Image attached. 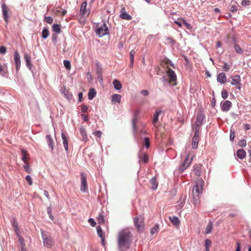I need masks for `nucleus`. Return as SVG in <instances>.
<instances>
[{
  "label": "nucleus",
  "instance_id": "1",
  "mask_svg": "<svg viewBox=\"0 0 251 251\" xmlns=\"http://www.w3.org/2000/svg\"><path fill=\"white\" fill-rule=\"evenodd\" d=\"M132 237L131 233L127 230L120 231L118 236L119 248L122 251L128 249L132 241Z\"/></svg>",
  "mask_w": 251,
  "mask_h": 251
},
{
  "label": "nucleus",
  "instance_id": "2",
  "mask_svg": "<svg viewBox=\"0 0 251 251\" xmlns=\"http://www.w3.org/2000/svg\"><path fill=\"white\" fill-rule=\"evenodd\" d=\"M204 181L201 178H198L196 181V184L193 187L192 194L194 199V204L196 205L200 202L199 195L202 193Z\"/></svg>",
  "mask_w": 251,
  "mask_h": 251
},
{
  "label": "nucleus",
  "instance_id": "3",
  "mask_svg": "<svg viewBox=\"0 0 251 251\" xmlns=\"http://www.w3.org/2000/svg\"><path fill=\"white\" fill-rule=\"evenodd\" d=\"M193 155H191V153H189L187 157L185 158L184 162L181 164L179 167V172H183L186 169H187L190 164L191 163L193 159Z\"/></svg>",
  "mask_w": 251,
  "mask_h": 251
},
{
  "label": "nucleus",
  "instance_id": "4",
  "mask_svg": "<svg viewBox=\"0 0 251 251\" xmlns=\"http://www.w3.org/2000/svg\"><path fill=\"white\" fill-rule=\"evenodd\" d=\"M167 75L169 78V83L173 86L176 84V75L174 71L167 67Z\"/></svg>",
  "mask_w": 251,
  "mask_h": 251
},
{
  "label": "nucleus",
  "instance_id": "5",
  "mask_svg": "<svg viewBox=\"0 0 251 251\" xmlns=\"http://www.w3.org/2000/svg\"><path fill=\"white\" fill-rule=\"evenodd\" d=\"M1 9L2 17L7 25L9 22V18L11 13L10 10L5 3L1 4Z\"/></svg>",
  "mask_w": 251,
  "mask_h": 251
},
{
  "label": "nucleus",
  "instance_id": "6",
  "mask_svg": "<svg viewBox=\"0 0 251 251\" xmlns=\"http://www.w3.org/2000/svg\"><path fill=\"white\" fill-rule=\"evenodd\" d=\"M134 225L139 231H143L144 229V220L143 217L139 216L134 220Z\"/></svg>",
  "mask_w": 251,
  "mask_h": 251
},
{
  "label": "nucleus",
  "instance_id": "7",
  "mask_svg": "<svg viewBox=\"0 0 251 251\" xmlns=\"http://www.w3.org/2000/svg\"><path fill=\"white\" fill-rule=\"evenodd\" d=\"M96 33L100 37H101L109 33L108 28L105 23H103L100 27H98L96 30Z\"/></svg>",
  "mask_w": 251,
  "mask_h": 251
},
{
  "label": "nucleus",
  "instance_id": "8",
  "mask_svg": "<svg viewBox=\"0 0 251 251\" xmlns=\"http://www.w3.org/2000/svg\"><path fill=\"white\" fill-rule=\"evenodd\" d=\"M42 236L43 240L44 246L47 248H50L54 244V241L52 238L50 236H48L44 232L42 231Z\"/></svg>",
  "mask_w": 251,
  "mask_h": 251
},
{
  "label": "nucleus",
  "instance_id": "9",
  "mask_svg": "<svg viewBox=\"0 0 251 251\" xmlns=\"http://www.w3.org/2000/svg\"><path fill=\"white\" fill-rule=\"evenodd\" d=\"M81 186L80 190L82 192H86L88 190V187L86 180V176L83 173H81Z\"/></svg>",
  "mask_w": 251,
  "mask_h": 251
},
{
  "label": "nucleus",
  "instance_id": "10",
  "mask_svg": "<svg viewBox=\"0 0 251 251\" xmlns=\"http://www.w3.org/2000/svg\"><path fill=\"white\" fill-rule=\"evenodd\" d=\"M232 81L231 84L232 85H236V88L240 90L241 87V77L239 75H236L233 76H231Z\"/></svg>",
  "mask_w": 251,
  "mask_h": 251
},
{
  "label": "nucleus",
  "instance_id": "11",
  "mask_svg": "<svg viewBox=\"0 0 251 251\" xmlns=\"http://www.w3.org/2000/svg\"><path fill=\"white\" fill-rule=\"evenodd\" d=\"M86 7L87 2H83L80 7L79 14L83 17H88L90 14V11L86 9Z\"/></svg>",
  "mask_w": 251,
  "mask_h": 251
},
{
  "label": "nucleus",
  "instance_id": "12",
  "mask_svg": "<svg viewBox=\"0 0 251 251\" xmlns=\"http://www.w3.org/2000/svg\"><path fill=\"white\" fill-rule=\"evenodd\" d=\"M14 59L16 67V70L18 71L19 70L21 67V60L20 54L17 51H15L14 52Z\"/></svg>",
  "mask_w": 251,
  "mask_h": 251
},
{
  "label": "nucleus",
  "instance_id": "13",
  "mask_svg": "<svg viewBox=\"0 0 251 251\" xmlns=\"http://www.w3.org/2000/svg\"><path fill=\"white\" fill-rule=\"evenodd\" d=\"M231 102L229 100H226L222 103V110L223 111H228L231 107Z\"/></svg>",
  "mask_w": 251,
  "mask_h": 251
},
{
  "label": "nucleus",
  "instance_id": "14",
  "mask_svg": "<svg viewBox=\"0 0 251 251\" xmlns=\"http://www.w3.org/2000/svg\"><path fill=\"white\" fill-rule=\"evenodd\" d=\"M217 80L220 83H225L226 81V77L224 73H221L218 74Z\"/></svg>",
  "mask_w": 251,
  "mask_h": 251
},
{
  "label": "nucleus",
  "instance_id": "15",
  "mask_svg": "<svg viewBox=\"0 0 251 251\" xmlns=\"http://www.w3.org/2000/svg\"><path fill=\"white\" fill-rule=\"evenodd\" d=\"M121 100V96L119 94H114L111 97V102L113 104L120 103Z\"/></svg>",
  "mask_w": 251,
  "mask_h": 251
},
{
  "label": "nucleus",
  "instance_id": "16",
  "mask_svg": "<svg viewBox=\"0 0 251 251\" xmlns=\"http://www.w3.org/2000/svg\"><path fill=\"white\" fill-rule=\"evenodd\" d=\"M25 62L26 65L29 69H31V56L27 53H25L24 57Z\"/></svg>",
  "mask_w": 251,
  "mask_h": 251
},
{
  "label": "nucleus",
  "instance_id": "17",
  "mask_svg": "<svg viewBox=\"0 0 251 251\" xmlns=\"http://www.w3.org/2000/svg\"><path fill=\"white\" fill-rule=\"evenodd\" d=\"M201 164H196L194 166V171L198 176H200L201 175Z\"/></svg>",
  "mask_w": 251,
  "mask_h": 251
},
{
  "label": "nucleus",
  "instance_id": "18",
  "mask_svg": "<svg viewBox=\"0 0 251 251\" xmlns=\"http://www.w3.org/2000/svg\"><path fill=\"white\" fill-rule=\"evenodd\" d=\"M204 120V115L201 113L198 115L197 117L196 121L195 123V125H197L198 126H201Z\"/></svg>",
  "mask_w": 251,
  "mask_h": 251
},
{
  "label": "nucleus",
  "instance_id": "19",
  "mask_svg": "<svg viewBox=\"0 0 251 251\" xmlns=\"http://www.w3.org/2000/svg\"><path fill=\"white\" fill-rule=\"evenodd\" d=\"M139 157L140 158V162L146 163L149 161L148 156L146 153L142 152L140 153L139 155Z\"/></svg>",
  "mask_w": 251,
  "mask_h": 251
},
{
  "label": "nucleus",
  "instance_id": "20",
  "mask_svg": "<svg viewBox=\"0 0 251 251\" xmlns=\"http://www.w3.org/2000/svg\"><path fill=\"white\" fill-rule=\"evenodd\" d=\"M161 113V111H157L153 115V119L152 121V124L155 127H157V122L158 120V117Z\"/></svg>",
  "mask_w": 251,
  "mask_h": 251
},
{
  "label": "nucleus",
  "instance_id": "21",
  "mask_svg": "<svg viewBox=\"0 0 251 251\" xmlns=\"http://www.w3.org/2000/svg\"><path fill=\"white\" fill-rule=\"evenodd\" d=\"M62 138L63 140V144L64 147L66 151L68 150V139L66 135L64 133H62L61 135Z\"/></svg>",
  "mask_w": 251,
  "mask_h": 251
},
{
  "label": "nucleus",
  "instance_id": "22",
  "mask_svg": "<svg viewBox=\"0 0 251 251\" xmlns=\"http://www.w3.org/2000/svg\"><path fill=\"white\" fill-rule=\"evenodd\" d=\"M79 132L82 137V139L84 141H87V135L85 131V129L83 127H80L79 129Z\"/></svg>",
  "mask_w": 251,
  "mask_h": 251
},
{
  "label": "nucleus",
  "instance_id": "23",
  "mask_svg": "<svg viewBox=\"0 0 251 251\" xmlns=\"http://www.w3.org/2000/svg\"><path fill=\"white\" fill-rule=\"evenodd\" d=\"M21 152L22 154V159L24 163H27L28 161V154L26 151L24 149H21Z\"/></svg>",
  "mask_w": 251,
  "mask_h": 251
},
{
  "label": "nucleus",
  "instance_id": "24",
  "mask_svg": "<svg viewBox=\"0 0 251 251\" xmlns=\"http://www.w3.org/2000/svg\"><path fill=\"white\" fill-rule=\"evenodd\" d=\"M246 152L243 149H239L237 151V156L240 159H243L246 156Z\"/></svg>",
  "mask_w": 251,
  "mask_h": 251
},
{
  "label": "nucleus",
  "instance_id": "25",
  "mask_svg": "<svg viewBox=\"0 0 251 251\" xmlns=\"http://www.w3.org/2000/svg\"><path fill=\"white\" fill-rule=\"evenodd\" d=\"M120 17L121 19L126 20H130L132 19L131 16L124 11L121 13Z\"/></svg>",
  "mask_w": 251,
  "mask_h": 251
},
{
  "label": "nucleus",
  "instance_id": "26",
  "mask_svg": "<svg viewBox=\"0 0 251 251\" xmlns=\"http://www.w3.org/2000/svg\"><path fill=\"white\" fill-rule=\"evenodd\" d=\"M150 183L151 184V188L153 190H155L157 188L158 183L156 181V177L154 176L150 180Z\"/></svg>",
  "mask_w": 251,
  "mask_h": 251
},
{
  "label": "nucleus",
  "instance_id": "27",
  "mask_svg": "<svg viewBox=\"0 0 251 251\" xmlns=\"http://www.w3.org/2000/svg\"><path fill=\"white\" fill-rule=\"evenodd\" d=\"M169 220L175 226L178 225L180 222L178 218L176 216L170 217Z\"/></svg>",
  "mask_w": 251,
  "mask_h": 251
},
{
  "label": "nucleus",
  "instance_id": "28",
  "mask_svg": "<svg viewBox=\"0 0 251 251\" xmlns=\"http://www.w3.org/2000/svg\"><path fill=\"white\" fill-rule=\"evenodd\" d=\"M113 84L115 89L117 90H120L122 86L121 83L117 79L113 80Z\"/></svg>",
  "mask_w": 251,
  "mask_h": 251
},
{
  "label": "nucleus",
  "instance_id": "29",
  "mask_svg": "<svg viewBox=\"0 0 251 251\" xmlns=\"http://www.w3.org/2000/svg\"><path fill=\"white\" fill-rule=\"evenodd\" d=\"M199 138L193 137L192 140V146L193 149H196L198 145Z\"/></svg>",
  "mask_w": 251,
  "mask_h": 251
},
{
  "label": "nucleus",
  "instance_id": "30",
  "mask_svg": "<svg viewBox=\"0 0 251 251\" xmlns=\"http://www.w3.org/2000/svg\"><path fill=\"white\" fill-rule=\"evenodd\" d=\"M230 11L232 12H235L237 11V2L235 1H231L230 2Z\"/></svg>",
  "mask_w": 251,
  "mask_h": 251
},
{
  "label": "nucleus",
  "instance_id": "31",
  "mask_svg": "<svg viewBox=\"0 0 251 251\" xmlns=\"http://www.w3.org/2000/svg\"><path fill=\"white\" fill-rule=\"evenodd\" d=\"M135 54V51L134 50H132L130 51L129 55H130V64L129 67H132L133 62H134V56Z\"/></svg>",
  "mask_w": 251,
  "mask_h": 251
},
{
  "label": "nucleus",
  "instance_id": "32",
  "mask_svg": "<svg viewBox=\"0 0 251 251\" xmlns=\"http://www.w3.org/2000/svg\"><path fill=\"white\" fill-rule=\"evenodd\" d=\"M96 95V92L94 89H90L88 92V99L92 100L95 97Z\"/></svg>",
  "mask_w": 251,
  "mask_h": 251
},
{
  "label": "nucleus",
  "instance_id": "33",
  "mask_svg": "<svg viewBox=\"0 0 251 251\" xmlns=\"http://www.w3.org/2000/svg\"><path fill=\"white\" fill-rule=\"evenodd\" d=\"M52 30L56 33H59L61 31V26L58 24H54L52 26Z\"/></svg>",
  "mask_w": 251,
  "mask_h": 251
},
{
  "label": "nucleus",
  "instance_id": "34",
  "mask_svg": "<svg viewBox=\"0 0 251 251\" xmlns=\"http://www.w3.org/2000/svg\"><path fill=\"white\" fill-rule=\"evenodd\" d=\"M213 228V223L211 222H209L205 229V232L206 234L210 233Z\"/></svg>",
  "mask_w": 251,
  "mask_h": 251
},
{
  "label": "nucleus",
  "instance_id": "35",
  "mask_svg": "<svg viewBox=\"0 0 251 251\" xmlns=\"http://www.w3.org/2000/svg\"><path fill=\"white\" fill-rule=\"evenodd\" d=\"M49 31L47 28L45 27L42 32V37L43 39H46L49 36Z\"/></svg>",
  "mask_w": 251,
  "mask_h": 251
},
{
  "label": "nucleus",
  "instance_id": "36",
  "mask_svg": "<svg viewBox=\"0 0 251 251\" xmlns=\"http://www.w3.org/2000/svg\"><path fill=\"white\" fill-rule=\"evenodd\" d=\"M46 139L48 142V144L49 147L50 148L51 150H53V147L52 145V140L51 139V136L50 135H48L46 136Z\"/></svg>",
  "mask_w": 251,
  "mask_h": 251
},
{
  "label": "nucleus",
  "instance_id": "37",
  "mask_svg": "<svg viewBox=\"0 0 251 251\" xmlns=\"http://www.w3.org/2000/svg\"><path fill=\"white\" fill-rule=\"evenodd\" d=\"M98 223L99 224H103L105 222L103 215L101 213H100L97 218Z\"/></svg>",
  "mask_w": 251,
  "mask_h": 251
},
{
  "label": "nucleus",
  "instance_id": "38",
  "mask_svg": "<svg viewBox=\"0 0 251 251\" xmlns=\"http://www.w3.org/2000/svg\"><path fill=\"white\" fill-rule=\"evenodd\" d=\"M97 230L98 234L101 238V239L102 240V242H103L104 237L103 236L102 230L101 229V227L100 226H98L97 227Z\"/></svg>",
  "mask_w": 251,
  "mask_h": 251
},
{
  "label": "nucleus",
  "instance_id": "39",
  "mask_svg": "<svg viewBox=\"0 0 251 251\" xmlns=\"http://www.w3.org/2000/svg\"><path fill=\"white\" fill-rule=\"evenodd\" d=\"M211 241L208 239L205 240V251H209V248L211 245Z\"/></svg>",
  "mask_w": 251,
  "mask_h": 251
},
{
  "label": "nucleus",
  "instance_id": "40",
  "mask_svg": "<svg viewBox=\"0 0 251 251\" xmlns=\"http://www.w3.org/2000/svg\"><path fill=\"white\" fill-rule=\"evenodd\" d=\"M25 164L24 165L23 167L24 168L25 171L27 173H31V169L29 165V164L27 163H25Z\"/></svg>",
  "mask_w": 251,
  "mask_h": 251
},
{
  "label": "nucleus",
  "instance_id": "41",
  "mask_svg": "<svg viewBox=\"0 0 251 251\" xmlns=\"http://www.w3.org/2000/svg\"><path fill=\"white\" fill-rule=\"evenodd\" d=\"M143 143L147 148H149L150 146V142L149 138L145 137L144 139Z\"/></svg>",
  "mask_w": 251,
  "mask_h": 251
},
{
  "label": "nucleus",
  "instance_id": "42",
  "mask_svg": "<svg viewBox=\"0 0 251 251\" xmlns=\"http://www.w3.org/2000/svg\"><path fill=\"white\" fill-rule=\"evenodd\" d=\"M136 121L137 118L135 116L132 120V128L134 132H135L137 130Z\"/></svg>",
  "mask_w": 251,
  "mask_h": 251
},
{
  "label": "nucleus",
  "instance_id": "43",
  "mask_svg": "<svg viewBox=\"0 0 251 251\" xmlns=\"http://www.w3.org/2000/svg\"><path fill=\"white\" fill-rule=\"evenodd\" d=\"M159 229V226L157 225H156L154 226L151 228V233L153 235L157 232Z\"/></svg>",
  "mask_w": 251,
  "mask_h": 251
},
{
  "label": "nucleus",
  "instance_id": "44",
  "mask_svg": "<svg viewBox=\"0 0 251 251\" xmlns=\"http://www.w3.org/2000/svg\"><path fill=\"white\" fill-rule=\"evenodd\" d=\"M234 49L237 53H242L243 52V50L237 44H234Z\"/></svg>",
  "mask_w": 251,
  "mask_h": 251
},
{
  "label": "nucleus",
  "instance_id": "45",
  "mask_svg": "<svg viewBox=\"0 0 251 251\" xmlns=\"http://www.w3.org/2000/svg\"><path fill=\"white\" fill-rule=\"evenodd\" d=\"M44 21L45 22H46L49 24H51L53 22V18L51 17H45Z\"/></svg>",
  "mask_w": 251,
  "mask_h": 251
},
{
  "label": "nucleus",
  "instance_id": "46",
  "mask_svg": "<svg viewBox=\"0 0 251 251\" xmlns=\"http://www.w3.org/2000/svg\"><path fill=\"white\" fill-rule=\"evenodd\" d=\"M63 64L65 68L68 70H70L71 68L70 62L68 60H64Z\"/></svg>",
  "mask_w": 251,
  "mask_h": 251
},
{
  "label": "nucleus",
  "instance_id": "47",
  "mask_svg": "<svg viewBox=\"0 0 251 251\" xmlns=\"http://www.w3.org/2000/svg\"><path fill=\"white\" fill-rule=\"evenodd\" d=\"M180 20L182 22V23L184 24V25H185L187 29H191L192 28L191 25L190 24H188V23H187L185 20H184L183 19H181Z\"/></svg>",
  "mask_w": 251,
  "mask_h": 251
},
{
  "label": "nucleus",
  "instance_id": "48",
  "mask_svg": "<svg viewBox=\"0 0 251 251\" xmlns=\"http://www.w3.org/2000/svg\"><path fill=\"white\" fill-rule=\"evenodd\" d=\"M246 144L247 142L246 140L245 139L241 140L239 142V145L241 147H245L246 146Z\"/></svg>",
  "mask_w": 251,
  "mask_h": 251
},
{
  "label": "nucleus",
  "instance_id": "49",
  "mask_svg": "<svg viewBox=\"0 0 251 251\" xmlns=\"http://www.w3.org/2000/svg\"><path fill=\"white\" fill-rule=\"evenodd\" d=\"M222 96L224 99L227 98L228 93L226 90H223L222 91Z\"/></svg>",
  "mask_w": 251,
  "mask_h": 251
},
{
  "label": "nucleus",
  "instance_id": "50",
  "mask_svg": "<svg viewBox=\"0 0 251 251\" xmlns=\"http://www.w3.org/2000/svg\"><path fill=\"white\" fill-rule=\"evenodd\" d=\"M25 180L28 182V184L29 185H32V179H31L30 176H26Z\"/></svg>",
  "mask_w": 251,
  "mask_h": 251
},
{
  "label": "nucleus",
  "instance_id": "51",
  "mask_svg": "<svg viewBox=\"0 0 251 251\" xmlns=\"http://www.w3.org/2000/svg\"><path fill=\"white\" fill-rule=\"evenodd\" d=\"M88 222L89 223V224H90V225L93 226V227H94L96 226V223L94 221V220L92 219V218H90L89 220H88Z\"/></svg>",
  "mask_w": 251,
  "mask_h": 251
},
{
  "label": "nucleus",
  "instance_id": "52",
  "mask_svg": "<svg viewBox=\"0 0 251 251\" xmlns=\"http://www.w3.org/2000/svg\"><path fill=\"white\" fill-rule=\"evenodd\" d=\"M7 49L4 46L0 47V53L4 54L6 53Z\"/></svg>",
  "mask_w": 251,
  "mask_h": 251
},
{
  "label": "nucleus",
  "instance_id": "53",
  "mask_svg": "<svg viewBox=\"0 0 251 251\" xmlns=\"http://www.w3.org/2000/svg\"><path fill=\"white\" fill-rule=\"evenodd\" d=\"M93 134L94 135H95V136H97L98 137L100 138V137H101V136L102 135V132L98 130V131L94 132Z\"/></svg>",
  "mask_w": 251,
  "mask_h": 251
},
{
  "label": "nucleus",
  "instance_id": "54",
  "mask_svg": "<svg viewBox=\"0 0 251 251\" xmlns=\"http://www.w3.org/2000/svg\"><path fill=\"white\" fill-rule=\"evenodd\" d=\"M235 138V132L234 131L230 130V140L231 141L234 140Z\"/></svg>",
  "mask_w": 251,
  "mask_h": 251
},
{
  "label": "nucleus",
  "instance_id": "55",
  "mask_svg": "<svg viewBox=\"0 0 251 251\" xmlns=\"http://www.w3.org/2000/svg\"><path fill=\"white\" fill-rule=\"evenodd\" d=\"M243 6H246L250 4V1L248 0H243L242 2Z\"/></svg>",
  "mask_w": 251,
  "mask_h": 251
},
{
  "label": "nucleus",
  "instance_id": "56",
  "mask_svg": "<svg viewBox=\"0 0 251 251\" xmlns=\"http://www.w3.org/2000/svg\"><path fill=\"white\" fill-rule=\"evenodd\" d=\"M229 68H230L229 66L226 63H225L224 64V66L223 67V69L225 71H228L229 70Z\"/></svg>",
  "mask_w": 251,
  "mask_h": 251
},
{
  "label": "nucleus",
  "instance_id": "57",
  "mask_svg": "<svg viewBox=\"0 0 251 251\" xmlns=\"http://www.w3.org/2000/svg\"><path fill=\"white\" fill-rule=\"evenodd\" d=\"M81 111L83 112H86L87 110H88V107L85 105H83L82 106H81Z\"/></svg>",
  "mask_w": 251,
  "mask_h": 251
},
{
  "label": "nucleus",
  "instance_id": "58",
  "mask_svg": "<svg viewBox=\"0 0 251 251\" xmlns=\"http://www.w3.org/2000/svg\"><path fill=\"white\" fill-rule=\"evenodd\" d=\"M166 64L170 65L171 66L173 67V68H175L174 63H173L169 59H167L166 60Z\"/></svg>",
  "mask_w": 251,
  "mask_h": 251
},
{
  "label": "nucleus",
  "instance_id": "59",
  "mask_svg": "<svg viewBox=\"0 0 251 251\" xmlns=\"http://www.w3.org/2000/svg\"><path fill=\"white\" fill-rule=\"evenodd\" d=\"M141 94L145 96H147L149 95V92L146 90H143L141 91Z\"/></svg>",
  "mask_w": 251,
  "mask_h": 251
},
{
  "label": "nucleus",
  "instance_id": "60",
  "mask_svg": "<svg viewBox=\"0 0 251 251\" xmlns=\"http://www.w3.org/2000/svg\"><path fill=\"white\" fill-rule=\"evenodd\" d=\"M47 210H48V212L49 214L50 215V218L51 219H53V216H52V215L51 214V208L50 207H48Z\"/></svg>",
  "mask_w": 251,
  "mask_h": 251
},
{
  "label": "nucleus",
  "instance_id": "61",
  "mask_svg": "<svg viewBox=\"0 0 251 251\" xmlns=\"http://www.w3.org/2000/svg\"><path fill=\"white\" fill-rule=\"evenodd\" d=\"M83 94L81 92H79L78 95L79 101H81L82 99Z\"/></svg>",
  "mask_w": 251,
  "mask_h": 251
},
{
  "label": "nucleus",
  "instance_id": "62",
  "mask_svg": "<svg viewBox=\"0 0 251 251\" xmlns=\"http://www.w3.org/2000/svg\"><path fill=\"white\" fill-rule=\"evenodd\" d=\"M236 245H237V248H236L235 251H241L240 244L238 242L236 243Z\"/></svg>",
  "mask_w": 251,
  "mask_h": 251
},
{
  "label": "nucleus",
  "instance_id": "63",
  "mask_svg": "<svg viewBox=\"0 0 251 251\" xmlns=\"http://www.w3.org/2000/svg\"><path fill=\"white\" fill-rule=\"evenodd\" d=\"M97 78H98V79L100 81H102V74H101L100 73L99 74V75H98Z\"/></svg>",
  "mask_w": 251,
  "mask_h": 251
},
{
  "label": "nucleus",
  "instance_id": "64",
  "mask_svg": "<svg viewBox=\"0 0 251 251\" xmlns=\"http://www.w3.org/2000/svg\"><path fill=\"white\" fill-rule=\"evenodd\" d=\"M81 116L83 119V120L85 122H87L88 120V117L87 115H84V114H82Z\"/></svg>",
  "mask_w": 251,
  "mask_h": 251
}]
</instances>
